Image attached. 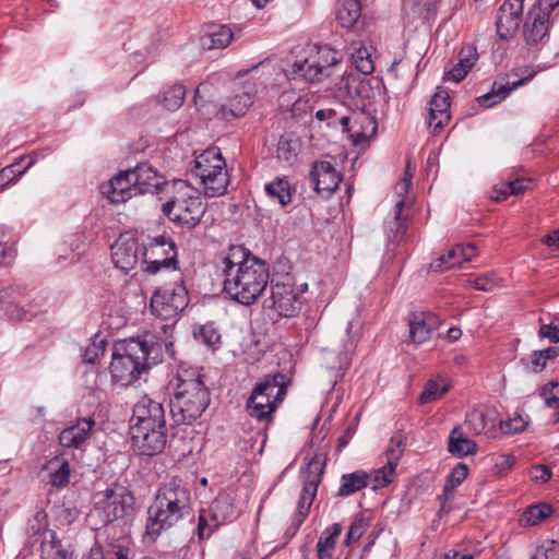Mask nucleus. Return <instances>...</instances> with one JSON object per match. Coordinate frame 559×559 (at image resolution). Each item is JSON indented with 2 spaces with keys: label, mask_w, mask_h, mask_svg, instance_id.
<instances>
[{
  "label": "nucleus",
  "mask_w": 559,
  "mask_h": 559,
  "mask_svg": "<svg viewBox=\"0 0 559 559\" xmlns=\"http://www.w3.org/2000/svg\"><path fill=\"white\" fill-rule=\"evenodd\" d=\"M223 289L235 301L251 306L270 282V266L258 257L240 248H231L219 261Z\"/></svg>",
  "instance_id": "f257e3e1"
},
{
  "label": "nucleus",
  "mask_w": 559,
  "mask_h": 559,
  "mask_svg": "<svg viewBox=\"0 0 559 559\" xmlns=\"http://www.w3.org/2000/svg\"><path fill=\"white\" fill-rule=\"evenodd\" d=\"M163 360V344L152 333L124 340L115 345L110 362L114 384L128 386L142 373Z\"/></svg>",
  "instance_id": "f03ea898"
},
{
  "label": "nucleus",
  "mask_w": 559,
  "mask_h": 559,
  "mask_svg": "<svg viewBox=\"0 0 559 559\" xmlns=\"http://www.w3.org/2000/svg\"><path fill=\"white\" fill-rule=\"evenodd\" d=\"M171 385L174 393L168 406L173 425H192L203 415L211 402V393L201 370L197 367L180 366Z\"/></svg>",
  "instance_id": "7ed1b4c3"
},
{
  "label": "nucleus",
  "mask_w": 559,
  "mask_h": 559,
  "mask_svg": "<svg viewBox=\"0 0 559 559\" xmlns=\"http://www.w3.org/2000/svg\"><path fill=\"white\" fill-rule=\"evenodd\" d=\"M192 511L191 491L179 478L162 485L147 510L146 535L156 539L164 531L177 526Z\"/></svg>",
  "instance_id": "20e7f679"
},
{
  "label": "nucleus",
  "mask_w": 559,
  "mask_h": 559,
  "mask_svg": "<svg viewBox=\"0 0 559 559\" xmlns=\"http://www.w3.org/2000/svg\"><path fill=\"white\" fill-rule=\"evenodd\" d=\"M206 212L199 191L186 180H174L171 195L163 204V213L176 225L192 229Z\"/></svg>",
  "instance_id": "39448f33"
},
{
  "label": "nucleus",
  "mask_w": 559,
  "mask_h": 559,
  "mask_svg": "<svg viewBox=\"0 0 559 559\" xmlns=\"http://www.w3.org/2000/svg\"><path fill=\"white\" fill-rule=\"evenodd\" d=\"M304 51L305 57L296 60L289 69L285 70L288 80H304L309 83L320 82L331 74V68L340 61L337 51L326 46L312 45Z\"/></svg>",
  "instance_id": "423d86ee"
},
{
  "label": "nucleus",
  "mask_w": 559,
  "mask_h": 559,
  "mask_svg": "<svg viewBox=\"0 0 559 559\" xmlns=\"http://www.w3.org/2000/svg\"><path fill=\"white\" fill-rule=\"evenodd\" d=\"M192 173L200 179L206 197L215 198L227 191L229 185L227 165L217 147H210L199 155Z\"/></svg>",
  "instance_id": "0eeeda50"
},
{
  "label": "nucleus",
  "mask_w": 559,
  "mask_h": 559,
  "mask_svg": "<svg viewBox=\"0 0 559 559\" xmlns=\"http://www.w3.org/2000/svg\"><path fill=\"white\" fill-rule=\"evenodd\" d=\"M102 498L96 502L94 512L104 524L120 525L122 521L127 525V521L132 518L135 507V497L124 486L115 484L106 488L102 493Z\"/></svg>",
  "instance_id": "6e6552de"
},
{
  "label": "nucleus",
  "mask_w": 559,
  "mask_h": 559,
  "mask_svg": "<svg viewBox=\"0 0 559 559\" xmlns=\"http://www.w3.org/2000/svg\"><path fill=\"white\" fill-rule=\"evenodd\" d=\"M189 304V293L182 276L173 285H166L154 292L151 297V312L162 320H170L182 312Z\"/></svg>",
  "instance_id": "1a4fd4ad"
},
{
  "label": "nucleus",
  "mask_w": 559,
  "mask_h": 559,
  "mask_svg": "<svg viewBox=\"0 0 559 559\" xmlns=\"http://www.w3.org/2000/svg\"><path fill=\"white\" fill-rule=\"evenodd\" d=\"M319 121H326L328 126L341 124L344 132H348L355 144H359L372 136L377 131L376 120L365 112L354 114V117L340 115L335 108L319 109L316 112Z\"/></svg>",
  "instance_id": "9d476101"
},
{
  "label": "nucleus",
  "mask_w": 559,
  "mask_h": 559,
  "mask_svg": "<svg viewBox=\"0 0 559 559\" xmlns=\"http://www.w3.org/2000/svg\"><path fill=\"white\" fill-rule=\"evenodd\" d=\"M177 247L175 241L167 236H157L144 246L143 271L147 274H156L162 270H177Z\"/></svg>",
  "instance_id": "9b49d317"
},
{
  "label": "nucleus",
  "mask_w": 559,
  "mask_h": 559,
  "mask_svg": "<svg viewBox=\"0 0 559 559\" xmlns=\"http://www.w3.org/2000/svg\"><path fill=\"white\" fill-rule=\"evenodd\" d=\"M263 307L275 310L283 318H293L299 313L301 299L289 276H284L282 281H271V295L263 301Z\"/></svg>",
  "instance_id": "f8f14e48"
},
{
  "label": "nucleus",
  "mask_w": 559,
  "mask_h": 559,
  "mask_svg": "<svg viewBox=\"0 0 559 559\" xmlns=\"http://www.w3.org/2000/svg\"><path fill=\"white\" fill-rule=\"evenodd\" d=\"M237 515L234 499L225 493L219 495L211 504L210 510H201L198 519L197 535L199 539H207L226 521Z\"/></svg>",
  "instance_id": "ddd939ff"
},
{
  "label": "nucleus",
  "mask_w": 559,
  "mask_h": 559,
  "mask_svg": "<svg viewBox=\"0 0 559 559\" xmlns=\"http://www.w3.org/2000/svg\"><path fill=\"white\" fill-rule=\"evenodd\" d=\"M133 451L141 456H155L165 450L168 441L167 425L130 429Z\"/></svg>",
  "instance_id": "4468645a"
},
{
  "label": "nucleus",
  "mask_w": 559,
  "mask_h": 559,
  "mask_svg": "<svg viewBox=\"0 0 559 559\" xmlns=\"http://www.w3.org/2000/svg\"><path fill=\"white\" fill-rule=\"evenodd\" d=\"M167 425L166 408L163 403L143 395L133 406L130 429Z\"/></svg>",
  "instance_id": "2eb2a0df"
},
{
  "label": "nucleus",
  "mask_w": 559,
  "mask_h": 559,
  "mask_svg": "<svg viewBox=\"0 0 559 559\" xmlns=\"http://www.w3.org/2000/svg\"><path fill=\"white\" fill-rule=\"evenodd\" d=\"M104 534L106 540L102 555L106 559H131L133 542L128 525H108L104 527Z\"/></svg>",
  "instance_id": "dca6fc26"
},
{
  "label": "nucleus",
  "mask_w": 559,
  "mask_h": 559,
  "mask_svg": "<svg viewBox=\"0 0 559 559\" xmlns=\"http://www.w3.org/2000/svg\"><path fill=\"white\" fill-rule=\"evenodd\" d=\"M525 0H504L496 16L497 34L501 39L513 38L521 25Z\"/></svg>",
  "instance_id": "f3484780"
},
{
  "label": "nucleus",
  "mask_w": 559,
  "mask_h": 559,
  "mask_svg": "<svg viewBox=\"0 0 559 559\" xmlns=\"http://www.w3.org/2000/svg\"><path fill=\"white\" fill-rule=\"evenodd\" d=\"M309 180L322 198H330L342 181L341 175L329 160L316 162L309 174Z\"/></svg>",
  "instance_id": "a211bd4d"
},
{
  "label": "nucleus",
  "mask_w": 559,
  "mask_h": 559,
  "mask_svg": "<svg viewBox=\"0 0 559 559\" xmlns=\"http://www.w3.org/2000/svg\"><path fill=\"white\" fill-rule=\"evenodd\" d=\"M415 169L416 166L412 167L411 160L407 159L404 176L394 186V195L396 197L394 224L397 225V229L402 226V221L408 218L407 211L416 199L415 194L409 191Z\"/></svg>",
  "instance_id": "6ab92c4d"
},
{
  "label": "nucleus",
  "mask_w": 559,
  "mask_h": 559,
  "mask_svg": "<svg viewBox=\"0 0 559 559\" xmlns=\"http://www.w3.org/2000/svg\"><path fill=\"white\" fill-rule=\"evenodd\" d=\"M100 192L107 197L110 203H122L131 199L135 193L133 178L130 176V169L120 171L108 182L100 185Z\"/></svg>",
  "instance_id": "aec40b11"
},
{
  "label": "nucleus",
  "mask_w": 559,
  "mask_h": 559,
  "mask_svg": "<svg viewBox=\"0 0 559 559\" xmlns=\"http://www.w3.org/2000/svg\"><path fill=\"white\" fill-rule=\"evenodd\" d=\"M114 264L126 273L139 261V243L135 238L121 235L111 246Z\"/></svg>",
  "instance_id": "412c9836"
},
{
  "label": "nucleus",
  "mask_w": 559,
  "mask_h": 559,
  "mask_svg": "<svg viewBox=\"0 0 559 559\" xmlns=\"http://www.w3.org/2000/svg\"><path fill=\"white\" fill-rule=\"evenodd\" d=\"M265 390V385H254L250 396L246 402V411L248 415L258 421L270 423L273 415L281 405L280 403L267 400V396L261 394Z\"/></svg>",
  "instance_id": "4be33fe9"
},
{
  "label": "nucleus",
  "mask_w": 559,
  "mask_h": 559,
  "mask_svg": "<svg viewBox=\"0 0 559 559\" xmlns=\"http://www.w3.org/2000/svg\"><path fill=\"white\" fill-rule=\"evenodd\" d=\"M95 420L93 417L79 418L75 424L64 428L58 436L62 448L82 449L91 437Z\"/></svg>",
  "instance_id": "5701e85b"
},
{
  "label": "nucleus",
  "mask_w": 559,
  "mask_h": 559,
  "mask_svg": "<svg viewBox=\"0 0 559 559\" xmlns=\"http://www.w3.org/2000/svg\"><path fill=\"white\" fill-rule=\"evenodd\" d=\"M43 479L53 487H63L70 480V464L66 452L53 456L41 468Z\"/></svg>",
  "instance_id": "b1692460"
},
{
  "label": "nucleus",
  "mask_w": 559,
  "mask_h": 559,
  "mask_svg": "<svg viewBox=\"0 0 559 559\" xmlns=\"http://www.w3.org/2000/svg\"><path fill=\"white\" fill-rule=\"evenodd\" d=\"M533 78V74L522 78L518 81H504V80H497L493 82L492 87L490 92L479 96L477 98L478 104L484 108H490L502 100H504L512 91L518 88L519 86H522L526 82H528Z\"/></svg>",
  "instance_id": "393cba45"
},
{
  "label": "nucleus",
  "mask_w": 559,
  "mask_h": 559,
  "mask_svg": "<svg viewBox=\"0 0 559 559\" xmlns=\"http://www.w3.org/2000/svg\"><path fill=\"white\" fill-rule=\"evenodd\" d=\"M548 31V17L539 8H533L528 11L523 26V35L527 45L539 43Z\"/></svg>",
  "instance_id": "a878e982"
},
{
  "label": "nucleus",
  "mask_w": 559,
  "mask_h": 559,
  "mask_svg": "<svg viewBox=\"0 0 559 559\" xmlns=\"http://www.w3.org/2000/svg\"><path fill=\"white\" fill-rule=\"evenodd\" d=\"M450 107V96L447 91L439 90L432 96L429 103L428 128L433 133L442 129L443 124L450 119L448 109Z\"/></svg>",
  "instance_id": "bb28decb"
},
{
  "label": "nucleus",
  "mask_w": 559,
  "mask_h": 559,
  "mask_svg": "<svg viewBox=\"0 0 559 559\" xmlns=\"http://www.w3.org/2000/svg\"><path fill=\"white\" fill-rule=\"evenodd\" d=\"M453 386L445 372L431 373L421 389V405L441 400Z\"/></svg>",
  "instance_id": "cd10ccee"
},
{
  "label": "nucleus",
  "mask_w": 559,
  "mask_h": 559,
  "mask_svg": "<svg viewBox=\"0 0 559 559\" xmlns=\"http://www.w3.org/2000/svg\"><path fill=\"white\" fill-rule=\"evenodd\" d=\"M477 60L476 47L471 44L464 45L459 52L457 62L445 73L444 80L456 83L461 82L473 69Z\"/></svg>",
  "instance_id": "c85d7f7f"
},
{
  "label": "nucleus",
  "mask_w": 559,
  "mask_h": 559,
  "mask_svg": "<svg viewBox=\"0 0 559 559\" xmlns=\"http://www.w3.org/2000/svg\"><path fill=\"white\" fill-rule=\"evenodd\" d=\"M130 176L133 178L135 193L139 194L153 192L162 183L157 170L147 163H140L136 167L130 169Z\"/></svg>",
  "instance_id": "c756f323"
},
{
  "label": "nucleus",
  "mask_w": 559,
  "mask_h": 559,
  "mask_svg": "<svg viewBox=\"0 0 559 559\" xmlns=\"http://www.w3.org/2000/svg\"><path fill=\"white\" fill-rule=\"evenodd\" d=\"M41 559H73V550L70 544H63L52 530L44 532L41 542Z\"/></svg>",
  "instance_id": "7c9ffc66"
},
{
  "label": "nucleus",
  "mask_w": 559,
  "mask_h": 559,
  "mask_svg": "<svg viewBox=\"0 0 559 559\" xmlns=\"http://www.w3.org/2000/svg\"><path fill=\"white\" fill-rule=\"evenodd\" d=\"M371 484V475L362 469L343 474L340 478V486L336 497L347 498L367 488Z\"/></svg>",
  "instance_id": "2f4dec72"
},
{
  "label": "nucleus",
  "mask_w": 559,
  "mask_h": 559,
  "mask_svg": "<svg viewBox=\"0 0 559 559\" xmlns=\"http://www.w3.org/2000/svg\"><path fill=\"white\" fill-rule=\"evenodd\" d=\"M496 417L481 409H473L467 413L465 426L474 435H485L495 438L497 435Z\"/></svg>",
  "instance_id": "473e14b6"
},
{
  "label": "nucleus",
  "mask_w": 559,
  "mask_h": 559,
  "mask_svg": "<svg viewBox=\"0 0 559 559\" xmlns=\"http://www.w3.org/2000/svg\"><path fill=\"white\" fill-rule=\"evenodd\" d=\"M263 384L265 390L261 394L267 396V400H273L281 404L286 397L289 379L282 372H275L264 376L254 385L263 386Z\"/></svg>",
  "instance_id": "72a5a7b5"
},
{
  "label": "nucleus",
  "mask_w": 559,
  "mask_h": 559,
  "mask_svg": "<svg viewBox=\"0 0 559 559\" xmlns=\"http://www.w3.org/2000/svg\"><path fill=\"white\" fill-rule=\"evenodd\" d=\"M253 88L245 90L235 94L222 106V112L225 118L243 117L253 104Z\"/></svg>",
  "instance_id": "f704fd0d"
},
{
  "label": "nucleus",
  "mask_w": 559,
  "mask_h": 559,
  "mask_svg": "<svg viewBox=\"0 0 559 559\" xmlns=\"http://www.w3.org/2000/svg\"><path fill=\"white\" fill-rule=\"evenodd\" d=\"M322 472H312L309 467L304 486L298 500V509L309 512L311 504L317 496L318 487L321 483Z\"/></svg>",
  "instance_id": "c9c22d12"
},
{
  "label": "nucleus",
  "mask_w": 559,
  "mask_h": 559,
  "mask_svg": "<svg viewBox=\"0 0 559 559\" xmlns=\"http://www.w3.org/2000/svg\"><path fill=\"white\" fill-rule=\"evenodd\" d=\"M361 16V0H341L336 20L342 27H354Z\"/></svg>",
  "instance_id": "e433bc0d"
},
{
  "label": "nucleus",
  "mask_w": 559,
  "mask_h": 559,
  "mask_svg": "<svg viewBox=\"0 0 559 559\" xmlns=\"http://www.w3.org/2000/svg\"><path fill=\"white\" fill-rule=\"evenodd\" d=\"M264 191L272 201L286 206L292 202L294 189L285 178H275L264 186Z\"/></svg>",
  "instance_id": "4c0bfd02"
},
{
  "label": "nucleus",
  "mask_w": 559,
  "mask_h": 559,
  "mask_svg": "<svg viewBox=\"0 0 559 559\" xmlns=\"http://www.w3.org/2000/svg\"><path fill=\"white\" fill-rule=\"evenodd\" d=\"M476 443L466 438L460 427L453 428L449 436L448 450L452 454L463 457L476 452Z\"/></svg>",
  "instance_id": "58836bf2"
},
{
  "label": "nucleus",
  "mask_w": 559,
  "mask_h": 559,
  "mask_svg": "<svg viewBox=\"0 0 559 559\" xmlns=\"http://www.w3.org/2000/svg\"><path fill=\"white\" fill-rule=\"evenodd\" d=\"M344 88L346 91V95L353 99L356 105H359V100L364 99L368 96L370 91L369 84L358 76L349 74L344 80Z\"/></svg>",
  "instance_id": "ea45409f"
},
{
  "label": "nucleus",
  "mask_w": 559,
  "mask_h": 559,
  "mask_svg": "<svg viewBox=\"0 0 559 559\" xmlns=\"http://www.w3.org/2000/svg\"><path fill=\"white\" fill-rule=\"evenodd\" d=\"M193 336L210 348H215L221 343V334L213 322L194 326Z\"/></svg>",
  "instance_id": "a19ab883"
},
{
  "label": "nucleus",
  "mask_w": 559,
  "mask_h": 559,
  "mask_svg": "<svg viewBox=\"0 0 559 559\" xmlns=\"http://www.w3.org/2000/svg\"><path fill=\"white\" fill-rule=\"evenodd\" d=\"M551 507L547 503H539L528 507L521 516V524L524 526H534L543 522L551 514Z\"/></svg>",
  "instance_id": "79ce46f5"
},
{
  "label": "nucleus",
  "mask_w": 559,
  "mask_h": 559,
  "mask_svg": "<svg viewBox=\"0 0 559 559\" xmlns=\"http://www.w3.org/2000/svg\"><path fill=\"white\" fill-rule=\"evenodd\" d=\"M419 2L417 0H402V20L404 29L408 33L416 32L418 28Z\"/></svg>",
  "instance_id": "37998d69"
},
{
  "label": "nucleus",
  "mask_w": 559,
  "mask_h": 559,
  "mask_svg": "<svg viewBox=\"0 0 559 559\" xmlns=\"http://www.w3.org/2000/svg\"><path fill=\"white\" fill-rule=\"evenodd\" d=\"M463 263L462 258L459 254L456 246L451 248L445 254H441L433 260L428 270L431 272H443L451 267L461 265Z\"/></svg>",
  "instance_id": "c03bdc74"
},
{
  "label": "nucleus",
  "mask_w": 559,
  "mask_h": 559,
  "mask_svg": "<svg viewBox=\"0 0 559 559\" xmlns=\"http://www.w3.org/2000/svg\"><path fill=\"white\" fill-rule=\"evenodd\" d=\"M233 32L228 26L221 25L217 31L209 34L203 45L209 49L226 48L233 40Z\"/></svg>",
  "instance_id": "a18cd8bd"
},
{
  "label": "nucleus",
  "mask_w": 559,
  "mask_h": 559,
  "mask_svg": "<svg viewBox=\"0 0 559 559\" xmlns=\"http://www.w3.org/2000/svg\"><path fill=\"white\" fill-rule=\"evenodd\" d=\"M186 88L181 84H175L163 92L162 103L168 110H177L183 104Z\"/></svg>",
  "instance_id": "49530a36"
},
{
  "label": "nucleus",
  "mask_w": 559,
  "mask_h": 559,
  "mask_svg": "<svg viewBox=\"0 0 559 559\" xmlns=\"http://www.w3.org/2000/svg\"><path fill=\"white\" fill-rule=\"evenodd\" d=\"M397 465L386 461L385 464L378 469L370 472L371 484L373 489L383 488L391 484L394 478L395 468Z\"/></svg>",
  "instance_id": "de8ad7c7"
},
{
  "label": "nucleus",
  "mask_w": 559,
  "mask_h": 559,
  "mask_svg": "<svg viewBox=\"0 0 559 559\" xmlns=\"http://www.w3.org/2000/svg\"><path fill=\"white\" fill-rule=\"evenodd\" d=\"M406 448L405 437L401 431H396L390 439L385 450L386 461L397 465Z\"/></svg>",
  "instance_id": "09e8293b"
},
{
  "label": "nucleus",
  "mask_w": 559,
  "mask_h": 559,
  "mask_svg": "<svg viewBox=\"0 0 559 559\" xmlns=\"http://www.w3.org/2000/svg\"><path fill=\"white\" fill-rule=\"evenodd\" d=\"M14 293L15 289L13 288H7L0 292V309H5L11 319L22 320L26 313L22 309H19L17 306H14Z\"/></svg>",
  "instance_id": "8fccbe9b"
},
{
  "label": "nucleus",
  "mask_w": 559,
  "mask_h": 559,
  "mask_svg": "<svg viewBox=\"0 0 559 559\" xmlns=\"http://www.w3.org/2000/svg\"><path fill=\"white\" fill-rule=\"evenodd\" d=\"M352 61L355 68L365 75L371 74L374 70L371 53L366 47L355 49L352 53Z\"/></svg>",
  "instance_id": "3c124183"
},
{
  "label": "nucleus",
  "mask_w": 559,
  "mask_h": 559,
  "mask_svg": "<svg viewBox=\"0 0 559 559\" xmlns=\"http://www.w3.org/2000/svg\"><path fill=\"white\" fill-rule=\"evenodd\" d=\"M53 521L60 526H67L73 523L79 516V510L75 507H67L64 504L51 508Z\"/></svg>",
  "instance_id": "603ef678"
},
{
  "label": "nucleus",
  "mask_w": 559,
  "mask_h": 559,
  "mask_svg": "<svg viewBox=\"0 0 559 559\" xmlns=\"http://www.w3.org/2000/svg\"><path fill=\"white\" fill-rule=\"evenodd\" d=\"M342 533V526L338 523H334L328 526L319 537L317 548L335 550L336 540Z\"/></svg>",
  "instance_id": "864d4df0"
},
{
  "label": "nucleus",
  "mask_w": 559,
  "mask_h": 559,
  "mask_svg": "<svg viewBox=\"0 0 559 559\" xmlns=\"http://www.w3.org/2000/svg\"><path fill=\"white\" fill-rule=\"evenodd\" d=\"M441 325V319L431 312H421V344L431 340Z\"/></svg>",
  "instance_id": "5fc2aeb1"
},
{
  "label": "nucleus",
  "mask_w": 559,
  "mask_h": 559,
  "mask_svg": "<svg viewBox=\"0 0 559 559\" xmlns=\"http://www.w3.org/2000/svg\"><path fill=\"white\" fill-rule=\"evenodd\" d=\"M468 475V468L465 464L459 463L456 464L451 473L449 474L445 485H444V493L449 495L451 491H453L456 487H459L463 480Z\"/></svg>",
  "instance_id": "6e6d98bb"
},
{
  "label": "nucleus",
  "mask_w": 559,
  "mask_h": 559,
  "mask_svg": "<svg viewBox=\"0 0 559 559\" xmlns=\"http://www.w3.org/2000/svg\"><path fill=\"white\" fill-rule=\"evenodd\" d=\"M530 180L525 178L515 179L508 183L502 185L498 191L496 200L500 201L506 199L509 194L518 195L523 193L528 188Z\"/></svg>",
  "instance_id": "4d7b16f0"
},
{
  "label": "nucleus",
  "mask_w": 559,
  "mask_h": 559,
  "mask_svg": "<svg viewBox=\"0 0 559 559\" xmlns=\"http://www.w3.org/2000/svg\"><path fill=\"white\" fill-rule=\"evenodd\" d=\"M540 396L544 397L545 404L550 407H557L559 404V382L550 381L542 386Z\"/></svg>",
  "instance_id": "13d9d810"
},
{
  "label": "nucleus",
  "mask_w": 559,
  "mask_h": 559,
  "mask_svg": "<svg viewBox=\"0 0 559 559\" xmlns=\"http://www.w3.org/2000/svg\"><path fill=\"white\" fill-rule=\"evenodd\" d=\"M534 559H559V544L556 540H546L536 548Z\"/></svg>",
  "instance_id": "bf43d9fd"
},
{
  "label": "nucleus",
  "mask_w": 559,
  "mask_h": 559,
  "mask_svg": "<svg viewBox=\"0 0 559 559\" xmlns=\"http://www.w3.org/2000/svg\"><path fill=\"white\" fill-rule=\"evenodd\" d=\"M7 236L1 235L0 238V265L10 264L14 258L16 250L14 248V241L11 239H4Z\"/></svg>",
  "instance_id": "052dcab7"
},
{
  "label": "nucleus",
  "mask_w": 559,
  "mask_h": 559,
  "mask_svg": "<svg viewBox=\"0 0 559 559\" xmlns=\"http://www.w3.org/2000/svg\"><path fill=\"white\" fill-rule=\"evenodd\" d=\"M527 426V421L521 415H515L508 420H501L499 428L503 433H519Z\"/></svg>",
  "instance_id": "680f3d73"
},
{
  "label": "nucleus",
  "mask_w": 559,
  "mask_h": 559,
  "mask_svg": "<svg viewBox=\"0 0 559 559\" xmlns=\"http://www.w3.org/2000/svg\"><path fill=\"white\" fill-rule=\"evenodd\" d=\"M105 354V342L102 340L99 343L93 342L86 346L82 357L87 364H95L100 356Z\"/></svg>",
  "instance_id": "e2e57ef3"
},
{
  "label": "nucleus",
  "mask_w": 559,
  "mask_h": 559,
  "mask_svg": "<svg viewBox=\"0 0 559 559\" xmlns=\"http://www.w3.org/2000/svg\"><path fill=\"white\" fill-rule=\"evenodd\" d=\"M552 472L551 469L544 464L534 465L530 469V477L532 480L536 483H547L551 478Z\"/></svg>",
  "instance_id": "0e129e2a"
},
{
  "label": "nucleus",
  "mask_w": 559,
  "mask_h": 559,
  "mask_svg": "<svg viewBox=\"0 0 559 559\" xmlns=\"http://www.w3.org/2000/svg\"><path fill=\"white\" fill-rule=\"evenodd\" d=\"M538 336L540 338H547L551 343H559V328L552 324H543L539 328Z\"/></svg>",
  "instance_id": "69168bd1"
},
{
  "label": "nucleus",
  "mask_w": 559,
  "mask_h": 559,
  "mask_svg": "<svg viewBox=\"0 0 559 559\" xmlns=\"http://www.w3.org/2000/svg\"><path fill=\"white\" fill-rule=\"evenodd\" d=\"M356 424H349L344 430L343 435L338 438L336 450L343 451L347 447L354 435L356 433Z\"/></svg>",
  "instance_id": "338daca9"
},
{
  "label": "nucleus",
  "mask_w": 559,
  "mask_h": 559,
  "mask_svg": "<svg viewBox=\"0 0 559 559\" xmlns=\"http://www.w3.org/2000/svg\"><path fill=\"white\" fill-rule=\"evenodd\" d=\"M364 534L362 525L358 522H353L349 526V530L346 534L344 543L346 545H350L352 542H355L361 537Z\"/></svg>",
  "instance_id": "774afa93"
}]
</instances>
